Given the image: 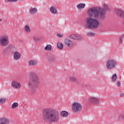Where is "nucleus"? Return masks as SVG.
Returning <instances> with one entry per match:
<instances>
[{"mask_svg": "<svg viewBox=\"0 0 124 124\" xmlns=\"http://www.w3.org/2000/svg\"><path fill=\"white\" fill-rule=\"evenodd\" d=\"M43 119L47 123H57L60 119L59 112L52 108H45L43 110Z\"/></svg>", "mask_w": 124, "mask_h": 124, "instance_id": "nucleus-1", "label": "nucleus"}, {"mask_svg": "<svg viewBox=\"0 0 124 124\" xmlns=\"http://www.w3.org/2000/svg\"><path fill=\"white\" fill-rule=\"evenodd\" d=\"M109 8L106 4L104 5V9H101L99 7H93L88 11V15L90 17H94L97 20H104L105 19V14L106 11L108 10Z\"/></svg>", "mask_w": 124, "mask_h": 124, "instance_id": "nucleus-2", "label": "nucleus"}, {"mask_svg": "<svg viewBox=\"0 0 124 124\" xmlns=\"http://www.w3.org/2000/svg\"><path fill=\"white\" fill-rule=\"evenodd\" d=\"M86 21L87 23L86 28L87 29H97L99 27V22L96 19L90 17L87 18Z\"/></svg>", "mask_w": 124, "mask_h": 124, "instance_id": "nucleus-3", "label": "nucleus"}, {"mask_svg": "<svg viewBox=\"0 0 124 124\" xmlns=\"http://www.w3.org/2000/svg\"><path fill=\"white\" fill-rule=\"evenodd\" d=\"M39 85V79L36 75H34L32 79L30 80L29 87L31 89H32L35 86H38Z\"/></svg>", "mask_w": 124, "mask_h": 124, "instance_id": "nucleus-4", "label": "nucleus"}, {"mask_svg": "<svg viewBox=\"0 0 124 124\" xmlns=\"http://www.w3.org/2000/svg\"><path fill=\"white\" fill-rule=\"evenodd\" d=\"M117 65V62L113 60H108L106 63V66L108 69H113Z\"/></svg>", "mask_w": 124, "mask_h": 124, "instance_id": "nucleus-5", "label": "nucleus"}, {"mask_svg": "<svg viewBox=\"0 0 124 124\" xmlns=\"http://www.w3.org/2000/svg\"><path fill=\"white\" fill-rule=\"evenodd\" d=\"M0 44L1 46H6L8 44V37L3 36L0 38Z\"/></svg>", "mask_w": 124, "mask_h": 124, "instance_id": "nucleus-6", "label": "nucleus"}, {"mask_svg": "<svg viewBox=\"0 0 124 124\" xmlns=\"http://www.w3.org/2000/svg\"><path fill=\"white\" fill-rule=\"evenodd\" d=\"M72 109L74 112H77L80 111L82 109V106L80 104L77 103H74L72 106Z\"/></svg>", "mask_w": 124, "mask_h": 124, "instance_id": "nucleus-7", "label": "nucleus"}, {"mask_svg": "<svg viewBox=\"0 0 124 124\" xmlns=\"http://www.w3.org/2000/svg\"><path fill=\"white\" fill-rule=\"evenodd\" d=\"M115 12L119 17L124 19V12L122 9H116Z\"/></svg>", "mask_w": 124, "mask_h": 124, "instance_id": "nucleus-8", "label": "nucleus"}, {"mask_svg": "<svg viewBox=\"0 0 124 124\" xmlns=\"http://www.w3.org/2000/svg\"><path fill=\"white\" fill-rule=\"evenodd\" d=\"M70 38H72V39H75V40H81L82 39V37L80 36V35L78 34H71L69 36Z\"/></svg>", "mask_w": 124, "mask_h": 124, "instance_id": "nucleus-9", "label": "nucleus"}, {"mask_svg": "<svg viewBox=\"0 0 124 124\" xmlns=\"http://www.w3.org/2000/svg\"><path fill=\"white\" fill-rule=\"evenodd\" d=\"M64 44L69 47V48H71L72 46L73 45V42L69 39H65L64 41Z\"/></svg>", "mask_w": 124, "mask_h": 124, "instance_id": "nucleus-10", "label": "nucleus"}, {"mask_svg": "<svg viewBox=\"0 0 124 124\" xmlns=\"http://www.w3.org/2000/svg\"><path fill=\"white\" fill-rule=\"evenodd\" d=\"M10 120L6 118H3L0 119V124H9Z\"/></svg>", "mask_w": 124, "mask_h": 124, "instance_id": "nucleus-11", "label": "nucleus"}, {"mask_svg": "<svg viewBox=\"0 0 124 124\" xmlns=\"http://www.w3.org/2000/svg\"><path fill=\"white\" fill-rule=\"evenodd\" d=\"M13 88L15 89H20L21 88V84L17 81H14L12 82Z\"/></svg>", "mask_w": 124, "mask_h": 124, "instance_id": "nucleus-12", "label": "nucleus"}, {"mask_svg": "<svg viewBox=\"0 0 124 124\" xmlns=\"http://www.w3.org/2000/svg\"><path fill=\"white\" fill-rule=\"evenodd\" d=\"M89 102L91 103H99V100L97 98H95L94 97H91L89 99Z\"/></svg>", "mask_w": 124, "mask_h": 124, "instance_id": "nucleus-13", "label": "nucleus"}, {"mask_svg": "<svg viewBox=\"0 0 124 124\" xmlns=\"http://www.w3.org/2000/svg\"><path fill=\"white\" fill-rule=\"evenodd\" d=\"M21 58V54L18 51H16L14 53V59L15 60H19Z\"/></svg>", "mask_w": 124, "mask_h": 124, "instance_id": "nucleus-14", "label": "nucleus"}, {"mask_svg": "<svg viewBox=\"0 0 124 124\" xmlns=\"http://www.w3.org/2000/svg\"><path fill=\"white\" fill-rule=\"evenodd\" d=\"M50 11L52 14H57V13H58V11L57 10V9L54 6H52L51 7H50Z\"/></svg>", "mask_w": 124, "mask_h": 124, "instance_id": "nucleus-15", "label": "nucleus"}, {"mask_svg": "<svg viewBox=\"0 0 124 124\" xmlns=\"http://www.w3.org/2000/svg\"><path fill=\"white\" fill-rule=\"evenodd\" d=\"M37 64V62L31 60L29 62V65L30 66H33V65H36Z\"/></svg>", "mask_w": 124, "mask_h": 124, "instance_id": "nucleus-16", "label": "nucleus"}, {"mask_svg": "<svg viewBox=\"0 0 124 124\" xmlns=\"http://www.w3.org/2000/svg\"><path fill=\"white\" fill-rule=\"evenodd\" d=\"M60 114L62 117H67V116H68V112L66 111H61Z\"/></svg>", "mask_w": 124, "mask_h": 124, "instance_id": "nucleus-17", "label": "nucleus"}, {"mask_svg": "<svg viewBox=\"0 0 124 124\" xmlns=\"http://www.w3.org/2000/svg\"><path fill=\"white\" fill-rule=\"evenodd\" d=\"M46 51H51L52 50V46L50 45H47L45 48Z\"/></svg>", "mask_w": 124, "mask_h": 124, "instance_id": "nucleus-18", "label": "nucleus"}, {"mask_svg": "<svg viewBox=\"0 0 124 124\" xmlns=\"http://www.w3.org/2000/svg\"><path fill=\"white\" fill-rule=\"evenodd\" d=\"M25 31L26 32H31V29H30V27L28 25H26L25 27Z\"/></svg>", "mask_w": 124, "mask_h": 124, "instance_id": "nucleus-19", "label": "nucleus"}, {"mask_svg": "<svg viewBox=\"0 0 124 124\" xmlns=\"http://www.w3.org/2000/svg\"><path fill=\"white\" fill-rule=\"evenodd\" d=\"M86 5L85 4H79L77 5L78 8H84Z\"/></svg>", "mask_w": 124, "mask_h": 124, "instance_id": "nucleus-20", "label": "nucleus"}, {"mask_svg": "<svg viewBox=\"0 0 124 124\" xmlns=\"http://www.w3.org/2000/svg\"><path fill=\"white\" fill-rule=\"evenodd\" d=\"M57 47L59 49H62L63 48V45L61 43H58L57 44Z\"/></svg>", "mask_w": 124, "mask_h": 124, "instance_id": "nucleus-21", "label": "nucleus"}, {"mask_svg": "<svg viewBox=\"0 0 124 124\" xmlns=\"http://www.w3.org/2000/svg\"><path fill=\"white\" fill-rule=\"evenodd\" d=\"M37 11V9L33 8L30 10V13L31 14H33V13H35Z\"/></svg>", "mask_w": 124, "mask_h": 124, "instance_id": "nucleus-22", "label": "nucleus"}, {"mask_svg": "<svg viewBox=\"0 0 124 124\" xmlns=\"http://www.w3.org/2000/svg\"><path fill=\"white\" fill-rule=\"evenodd\" d=\"M6 101V99L5 98H2L0 99V104H2Z\"/></svg>", "mask_w": 124, "mask_h": 124, "instance_id": "nucleus-23", "label": "nucleus"}, {"mask_svg": "<svg viewBox=\"0 0 124 124\" xmlns=\"http://www.w3.org/2000/svg\"><path fill=\"white\" fill-rule=\"evenodd\" d=\"M16 107H18V103H14L12 106V109H14Z\"/></svg>", "mask_w": 124, "mask_h": 124, "instance_id": "nucleus-24", "label": "nucleus"}, {"mask_svg": "<svg viewBox=\"0 0 124 124\" xmlns=\"http://www.w3.org/2000/svg\"><path fill=\"white\" fill-rule=\"evenodd\" d=\"M117 80V75L116 74H114L112 76V81L113 82H115Z\"/></svg>", "mask_w": 124, "mask_h": 124, "instance_id": "nucleus-25", "label": "nucleus"}, {"mask_svg": "<svg viewBox=\"0 0 124 124\" xmlns=\"http://www.w3.org/2000/svg\"><path fill=\"white\" fill-rule=\"evenodd\" d=\"M70 81H73V82H76L77 79L76 78H73V77H70L69 78Z\"/></svg>", "mask_w": 124, "mask_h": 124, "instance_id": "nucleus-26", "label": "nucleus"}, {"mask_svg": "<svg viewBox=\"0 0 124 124\" xmlns=\"http://www.w3.org/2000/svg\"><path fill=\"white\" fill-rule=\"evenodd\" d=\"M124 38V34L120 37V42L121 43H123V39Z\"/></svg>", "mask_w": 124, "mask_h": 124, "instance_id": "nucleus-27", "label": "nucleus"}, {"mask_svg": "<svg viewBox=\"0 0 124 124\" xmlns=\"http://www.w3.org/2000/svg\"><path fill=\"white\" fill-rule=\"evenodd\" d=\"M49 61H50V62H55V61H56V58H55V57H51V58H50V59H49Z\"/></svg>", "mask_w": 124, "mask_h": 124, "instance_id": "nucleus-28", "label": "nucleus"}, {"mask_svg": "<svg viewBox=\"0 0 124 124\" xmlns=\"http://www.w3.org/2000/svg\"><path fill=\"white\" fill-rule=\"evenodd\" d=\"M34 41H36V42H38V41H39V40H40V39L38 38V37H34Z\"/></svg>", "mask_w": 124, "mask_h": 124, "instance_id": "nucleus-29", "label": "nucleus"}, {"mask_svg": "<svg viewBox=\"0 0 124 124\" xmlns=\"http://www.w3.org/2000/svg\"><path fill=\"white\" fill-rule=\"evenodd\" d=\"M57 36L60 38L63 37V34L58 33Z\"/></svg>", "mask_w": 124, "mask_h": 124, "instance_id": "nucleus-30", "label": "nucleus"}, {"mask_svg": "<svg viewBox=\"0 0 124 124\" xmlns=\"http://www.w3.org/2000/svg\"><path fill=\"white\" fill-rule=\"evenodd\" d=\"M88 35H90V36L95 35V34L93 32H89L87 33Z\"/></svg>", "mask_w": 124, "mask_h": 124, "instance_id": "nucleus-31", "label": "nucleus"}, {"mask_svg": "<svg viewBox=\"0 0 124 124\" xmlns=\"http://www.w3.org/2000/svg\"><path fill=\"white\" fill-rule=\"evenodd\" d=\"M7 1H9V2H10V1L12 2H16L17 1L16 0H7Z\"/></svg>", "mask_w": 124, "mask_h": 124, "instance_id": "nucleus-32", "label": "nucleus"}, {"mask_svg": "<svg viewBox=\"0 0 124 124\" xmlns=\"http://www.w3.org/2000/svg\"><path fill=\"white\" fill-rule=\"evenodd\" d=\"M118 87H121V83L120 82H118L117 83Z\"/></svg>", "mask_w": 124, "mask_h": 124, "instance_id": "nucleus-33", "label": "nucleus"}, {"mask_svg": "<svg viewBox=\"0 0 124 124\" xmlns=\"http://www.w3.org/2000/svg\"><path fill=\"white\" fill-rule=\"evenodd\" d=\"M124 94H121L120 96H124Z\"/></svg>", "mask_w": 124, "mask_h": 124, "instance_id": "nucleus-34", "label": "nucleus"}, {"mask_svg": "<svg viewBox=\"0 0 124 124\" xmlns=\"http://www.w3.org/2000/svg\"><path fill=\"white\" fill-rule=\"evenodd\" d=\"M2 21L1 19H0V22H1Z\"/></svg>", "mask_w": 124, "mask_h": 124, "instance_id": "nucleus-35", "label": "nucleus"}, {"mask_svg": "<svg viewBox=\"0 0 124 124\" xmlns=\"http://www.w3.org/2000/svg\"><path fill=\"white\" fill-rule=\"evenodd\" d=\"M123 24H124V23H123Z\"/></svg>", "mask_w": 124, "mask_h": 124, "instance_id": "nucleus-36", "label": "nucleus"}, {"mask_svg": "<svg viewBox=\"0 0 124 124\" xmlns=\"http://www.w3.org/2000/svg\"><path fill=\"white\" fill-rule=\"evenodd\" d=\"M123 117H124V115Z\"/></svg>", "mask_w": 124, "mask_h": 124, "instance_id": "nucleus-37", "label": "nucleus"}, {"mask_svg": "<svg viewBox=\"0 0 124 124\" xmlns=\"http://www.w3.org/2000/svg\"><path fill=\"white\" fill-rule=\"evenodd\" d=\"M18 0H16V1H17Z\"/></svg>", "mask_w": 124, "mask_h": 124, "instance_id": "nucleus-38", "label": "nucleus"}]
</instances>
